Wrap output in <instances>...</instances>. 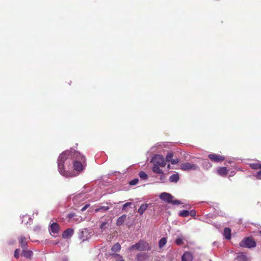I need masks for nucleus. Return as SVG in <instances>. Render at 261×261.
<instances>
[{
  "instance_id": "15",
  "label": "nucleus",
  "mask_w": 261,
  "mask_h": 261,
  "mask_svg": "<svg viewBox=\"0 0 261 261\" xmlns=\"http://www.w3.org/2000/svg\"><path fill=\"white\" fill-rule=\"evenodd\" d=\"M223 235L225 239L230 240L231 239V230L229 228H225L224 230Z\"/></svg>"
},
{
  "instance_id": "23",
  "label": "nucleus",
  "mask_w": 261,
  "mask_h": 261,
  "mask_svg": "<svg viewBox=\"0 0 261 261\" xmlns=\"http://www.w3.org/2000/svg\"><path fill=\"white\" fill-rule=\"evenodd\" d=\"M202 165L203 167L206 169H208L212 166V164L207 160L203 161Z\"/></svg>"
},
{
  "instance_id": "1",
  "label": "nucleus",
  "mask_w": 261,
  "mask_h": 261,
  "mask_svg": "<svg viewBox=\"0 0 261 261\" xmlns=\"http://www.w3.org/2000/svg\"><path fill=\"white\" fill-rule=\"evenodd\" d=\"M73 154V151L67 150L62 152L58 158V170L64 176L69 177L73 175L69 172L70 161L72 159Z\"/></svg>"
},
{
  "instance_id": "8",
  "label": "nucleus",
  "mask_w": 261,
  "mask_h": 261,
  "mask_svg": "<svg viewBox=\"0 0 261 261\" xmlns=\"http://www.w3.org/2000/svg\"><path fill=\"white\" fill-rule=\"evenodd\" d=\"M160 197L164 201L168 203H170L173 199V196L170 194L166 192L161 193L160 195Z\"/></svg>"
},
{
  "instance_id": "41",
  "label": "nucleus",
  "mask_w": 261,
  "mask_h": 261,
  "mask_svg": "<svg viewBox=\"0 0 261 261\" xmlns=\"http://www.w3.org/2000/svg\"><path fill=\"white\" fill-rule=\"evenodd\" d=\"M228 173H229L230 176H232L235 174V172H234V171H231L229 172H228Z\"/></svg>"
},
{
  "instance_id": "4",
  "label": "nucleus",
  "mask_w": 261,
  "mask_h": 261,
  "mask_svg": "<svg viewBox=\"0 0 261 261\" xmlns=\"http://www.w3.org/2000/svg\"><path fill=\"white\" fill-rule=\"evenodd\" d=\"M180 169L184 171H190L198 170L199 169V167L195 164L185 162L181 163L180 165Z\"/></svg>"
},
{
  "instance_id": "16",
  "label": "nucleus",
  "mask_w": 261,
  "mask_h": 261,
  "mask_svg": "<svg viewBox=\"0 0 261 261\" xmlns=\"http://www.w3.org/2000/svg\"><path fill=\"white\" fill-rule=\"evenodd\" d=\"M27 238L25 237H21L20 238V243L22 248H26L27 245Z\"/></svg>"
},
{
  "instance_id": "19",
  "label": "nucleus",
  "mask_w": 261,
  "mask_h": 261,
  "mask_svg": "<svg viewBox=\"0 0 261 261\" xmlns=\"http://www.w3.org/2000/svg\"><path fill=\"white\" fill-rule=\"evenodd\" d=\"M160 166L156 165H153L152 171L155 173L163 174V170L160 168Z\"/></svg>"
},
{
  "instance_id": "28",
  "label": "nucleus",
  "mask_w": 261,
  "mask_h": 261,
  "mask_svg": "<svg viewBox=\"0 0 261 261\" xmlns=\"http://www.w3.org/2000/svg\"><path fill=\"white\" fill-rule=\"evenodd\" d=\"M139 176L141 179H144V180L146 179L148 177L147 174L143 171H141L139 173Z\"/></svg>"
},
{
  "instance_id": "6",
  "label": "nucleus",
  "mask_w": 261,
  "mask_h": 261,
  "mask_svg": "<svg viewBox=\"0 0 261 261\" xmlns=\"http://www.w3.org/2000/svg\"><path fill=\"white\" fill-rule=\"evenodd\" d=\"M154 165H158L161 167H164L166 163L164 157L161 155H155L152 160Z\"/></svg>"
},
{
  "instance_id": "3",
  "label": "nucleus",
  "mask_w": 261,
  "mask_h": 261,
  "mask_svg": "<svg viewBox=\"0 0 261 261\" xmlns=\"http://www.w3.org/2000/svg\"><path fill=\"white\" fill-rule=\"evenodd\" d=\"M151 248V245L148 243L146 241L141 240L138 243L130 247L129 250L130 251L134 249H136L138 251H146L150 250Z\"/></svg>"
},
{
  "instance_id": "5",
  "label": "nucleus",
  "mask_w": 261,
  "mask_h": 261,
  "mask_svg": "<svg viewBox=\"0 0 261 261\" xmlns=\"http://www.w3.org/2000/svg\"><path fill=\"white\" fill-rule=\"evenodd\" d=\"M256 245L255 241L250 238H246L242 240L240 243V246L242 247L252 248Z\"/></svg>"
},
{
  "instance_id": "27",
  "label": "nucleus",
  "mask_w": 261,
  "mask_h": 261,
  "mask_svg": "<svg viewBox=\"0 0 261 261\" xmlns=\"http://www.w3.org/2000/svg\"><path fill=\"white\" fill-rule=\"evenodd\" d=\"M33 254L32 251L30 250H23V255L24 256L29 258L32 256Z\"/></svg>"
},
{
  "instance_id": "38",
  "label": "nucleus",
  "mask_w": 261,
  "mask_h": 261,
  "mask_svg": "<svg viewBox=\"0 0 261 261\" xmlns=\"http://www.w3.org/2000/svg\"><path fill=\"white\" fill-rule=\"evenodd\" d=\"M160 180L162 181V182H164V181L165 180V175L164 174V172H163V174H161V176H160Z\"/></svg>"
},
{
  "instance_id": "39",
  "label": "nucleus",
  "mask_w": 261,
  "mask_h": 261,
  "mask_svg": "<svg viewBox=\"0 0 261 261\" xmlns=\"http://www.w3.org/2000/svg\"><path fill=\"white\" fill-rule=\"evenodd\" d=\"M190 212V215L194 217L196 215V212L194 210H192Z\"/></svg>"
},
{
  "instance_id": "24",
  "label": "nucleus",
  "mask_w": 261,
  "mask_h": 261,
  "mask_svg": "<svg viewBox=\"0 0 261 261\" xmlns=\"http://www.w3.org/2000/svg\"><path fill=\"white\" fill-rule=\"evenodd\" d=\"M121 249V246L119 243L115 244L112 248V250L113 252H118Z\"/></svg>"
},
{
  "instance_id": "12",
  "label": "nucleus",
  "mask_w": 261,
  "mask_h": 261,
  "mask_svg": "<svg viewBox=\"0 0 261 261\" xmlns=\"http://www.w3.org/2000/svg\"><path fill=\"white\" fill-rule=\"evenodd\" d=\"M73 234V229L72 228H68L66 229L62 234L63 238L66 239L71 237Z\"/></svg>"
},
{
  "instance_id": "44",
  "label": "nucleus",
  "mask_w": 261,
  "mask_h": 261,
  "mask_svg": "<svg viewBox=\"0 0 261 261\" xmlns=\"http://www.w3.org/2000/svg\"><path fill=\"white\" fill-rule=\"evenodd\" d=\"M119 261H124L123 259H121Z\"/></svg>"
},
{
  "instance_id": "34",
  "label": "nucleus",
  "mask_w": 261,
  "mask_h": 261,
  "mask_svg": "<svg viewBox=\"0 0 261 261\" xmlns=\"http://www.w3.org/2000/svg\"><path fill=\"white\" fill-rule=\"evenodd\" d=\"M108 223L107 222H102L100 225V228L102 229H104L107 227Z\"/></svg>"
},
{
  "instance_id": "36",
  "label": "nucleus",
  "mask_w": 261,
  "mask_h": 261,
  "mask_svg": "<svg viewBox=\"0 0 261 261\" xmlns=\"http://www.w3.org/2000/svg\"><path fill=\"white\" fill-rule=\"evenodd\" d=\"M132 204L131 202H126L125 204H123L122 207V210H124L125 208L128 206H130Z\"/></svg>"
},
{
  "instance_id": "21",
  "label": "nucleus",
  "mask_w": 261,
  "mask_h": 261,
  "mask_svg": "<svg viewBox=\"0 0 261 261\" xmlns=\"http://www.w3.org/2000/svg\"><path fill=\"white\" fill-rule=\"evenodd\" d=\"M179 175L176 173L172 175L169 178V180L172 182H176L179 180Z\"/></svg>"
},
{
  "instance_id": "10",
  "label": "nucleus",
  "mask_w": 261,
  "mask_h": 261,
  "mask_svg": "<svg viewBox=\"0 0 261 261\" xmlns=\"http://www.w3.org/2000/svg\"><path fill=\"white\" fill-rule=\"evenodd\" d=\"M193 254L190 252H186L181 257V261H192Z\"/></svg>"
},
{
  "instance_id": "31",
  "label": "nucleus",
  "mask_w": 261,
  "mask_h": 261,
  "mask_svg": "<svg viewBox=\"0 0 261 261\" xmlns=\"http://www.w3.org/2000/svg\"><path fill=\"white\" fill-rule=\"evenodd\" d=\"M138 181H139L138 179L135 178V179L129 181V185H133V186L136 185L138 184Z\"/></svg>"
},
{
  "instance_id": "13",
  "label": "nucleus",
  "mask_w": 261,
  "mask_h": 261,
  "mask_svg": "<svg viewBox=\"0 0 261 261\" xmlns=\"http://www.w3.org/2000/svg\"><path fill=\"white\" fill-rule=\"evenodd\" d=\"M148 255L147 253H140L137 255L136 259L138 260H143L148 258Z\"/></svg>"
},
{
  "instance_id": "37",
  "label": "nucleus",
  "mask_w": 261,
  "mask_h": 261,
  "mask_svg": "<svg viewBox=\"0 0 261 261\" xmlns=\"http://www.w3.org/2000/svg\"><path fill=\"white\" fill-rule=\"evenodd\" d=\"M260 169V170L256 173L255 176L257 178L261 179V169Z\"/></svg>"
},
{
  "instance_id": "35",
  "label": "nucleus",
  "mask_w": 261,
  "mask_h": 261,
  "mask_svg": "<svg viewBox=\"0 0 261 261\" xmlns=\"http://www.w3.org/2000/svg\"><path fill=\"white\" fill-rule=\"evenodd\" d=\"M19 252H20V250L17 249H16L15 251V252H14V256L16 257V258H18L19 256Z\"/></svg>"
},
{
  "instance_id": "2",
  "label": "nucleus",
  "mask_w": 261,
  "mask_h": 261,
  "mask_svg": "<svg viewBox=\"0 0 261 261\" xmlns=\"http://www.w3.org/2000/svg\"><path fill=\"white\" fill-rule=\"evenodd\" d=\"M73 166L74 169L78 171H81L84 169V164L86 162V158L84 156L81 154L80 153L74 151L72 155Z\"/></svg>"
},
{
  "instance_id": "30",
  "label": "nucleus",
  "mask_w": 261,
  "mask_h": 261,
  "mask_svg": "<svg viewBox=\"0 0 261 261\" xmlns=\"http://www.w3.org/2000/svg\"><path fill=\"white\" fill-rule=\"evenodd\" d=\"M183 241V238L181 236H179L176 240V243L178 245H181Z\"/></svg>"
},
{
  "instance_id": "40",
  "label": "nucleus",
  "mask_w": 261,
  "mask_h": 261,
  "mask_svg": "<svg viewBox=\"0 0 261 261\" xmlns=\"http://www.w3.org/2000/svg\"><path fill=\"white\" fill-rule=\"evenodd\" d=\"M89 206V205L88 204H87L85 206H84L82 209H81V211L82 212H84V211H85L88 207V206Z\"/></svg>"
},
{
  "instance_id": "43",
  "label": "nucleus",
  "mask_w": 261,
  "mask_h": 261,
  "mask_svg": "<svg viewBox=\"0 0 261 261\" xmlns=\"http://www.w3.org/2000/svg\"><path fill=\"white\" fill-rule=\"evenodd\" d=\"M170 165H168V169H170Z\"/></svg>"
},
{
  "instance_id": "42",
  "label": "nucleus",
  "mask_w": 261,
  "mask_h": 261,
  "mask_svg": "<svg viewBox=\"0 0 261 261\" xmlns=\"http://www.w3.org/2000/svg\"><path fill=\"white\" fill-rule=\"evenodd\" d=\"M74 216V214L73 213H70V214H69L68 215V217L69 218H71L72 217H73V216Z\"/></svg>"
},
{
  "instance_id": "18",
  "label": "nucleus",
  "mask_w": 261,
  "mask_h": 261,
  "mask_svg": "<svg viewBox=\"0 0 261 261\" xmlns=\"http://www.w3.org/2000/svg\"><path fill=\"white\" fill-rule=\"evenodd\" d=\"M126 216L125 215H123L121 217L118 218L117 220L116 224L118 226L121 225L125 221Z\"/></svg>"
},
{
  "instance_id": "14",
  "label": "nucleus",
  "mask_w": 261,
  "mask_h": 261,
  "mask_svg": "<svg viewBox=\"0 0 261 261\" xmlns=\"http://www.w3.org/2000/svg\"><path fill=\"white\" fill-rule=\"evenodd\" d=\"M236 261H247V257L246 255L243 253H239L237 257L235 259Z\"/></svg>"
},
{
  "instance_id": "11",
  "label": "nucleus",
  "mask_w": 261,
  "mask_h": 261,
  "mask_svg": "<svg viewBox=\"0 0 261 261\" xmlns=\"http://www.w3.org/2000/svg\"><path fill=\"white\" fill-rule=\"evenodd\" d=\"M217 171L219 175L221 176H225L228 173L229 170L226 167H223L218 168Z\"/></svg>"
},
{
  "instance_id": "7",
  "label": "nucleus",
  "mask_w": 261,
  "mask_h": 261,
  "mask_svg": "<svg viewBox=\"0 0 261 261\" xmlns=\"http://www.w3.org/2000/svg\"><path fill=\"white\" fill-rule=\"evenodd\" d=\"M208 158L214 162H220L224 160V157L219 154H210L208 155Z\"/></svg>"
},
{
  "instance_id": "29",
  "label": "nucleus",
  "mask_w": 261,
  "mask_h": 261,
  "mask_svg": "<svg viewBox=\"0 0 261 261\" xmlns=\"http://www.w3.org/2000/svg\"><path fill=\"white\" fill-rule=\"evenodd\" d=\"M173 157V154L172 153H171V152L168 153L166 155V157L167 161L170 162V161H171V160H172Z\"/></svg>"
},
{
  "instance_id": "17",
  "label": "nucleus",
  "mask_w": 261,
  "mask_h": 261,
  "mask_svg": "<svg viewBox=\"0 0 261 261\" xmlns=\"http://www.w3.org/2000/svg\"><path fill=\"white\" fill-rule=\"evenodd\" d=\"M110 207L109 206H101L95 210V212H101L104 213L109 210Z\"/></svg>"
},
{
  "instance_id": "32",
  "label": "nucleus",
  "mask_w": 261,
  "mask_h": 261,
  "mask_svg": "<svg viewBox=\"0 0 261 261\" xmlns=\"http://www.w3.org/2000/svg\"><path fill=\"white\" fill-rule=\"evenodd\" d=\"M170 162L171 163V164L175 165L179 162V159L178 158L172 159V160H171Z\"/></svg>"
},
{
  "instance_id": "9",
  "label": "nucleus",
  "mask_w": 261,
  "mask_h": 261,
  "mask_svg": "<svg viewBox=\"0 0 261 261\" xmlns=\"http://www.w3.org/2000/svg\"><path fill=\"white\" fill-rule=\"evenodd\" d=\"M49 231L52 235L58 233L59 231V226L57 223H52L49 227Z\"/></svg>"
},
{
  "instance_id": "26",
  "label": "nucleus",
  "mask_w": 261,
  "mask_h": 261,
  "mask_svg": "<svg viewBox=\"0 0 261 261\" xmlns=\"http://www.w3.org/2000/svg\"><path fill=\"white\" fill-rule=\"evenodd\" d=\"M179 215L181 217H186L190 215V212L187 210H183L179 212Z\"/></svg>"
},
{
  "instance_id": "25",
  "label": "nucleus",
  "mask_w": 261,
  "mask_h": 261,
  "mask_svg": "<svg viewBox=\"0 0 261 261\" xmlns=\"http://www.w3.org/2000/svg\"><path fill=\"white\" fill-rule=\"evenodd\" d=\"M167 243V239L166 238H162L159 241L160 248L163 247Z\"/></svg>"
},
{
  "instance_id": "33",
  "label": "nucleus",
  "mask_w": 261,
  "mask_h": 261,
  "mask_svg": "<svg viewBox=\"0 0 261 261\" xmlns=\"http://www.w3.org/2000/svg\"><path fill=\"white\" fill-rule=\"evenodd\" d=\"M170 203H172L174 205H178V204H180L181 202L178 200L172 199V201H171Z\"/></svg>"
},
{
  "instance_id": "22",
  "label": "nucleus",
  "mask_w": 261,
  "mask_h": 261,
  "mask_svg": "<svg viewBox=\"0 0 261 261\" xmlns=\"http://www.w3.org/2000/svg\"><path fill=\"white\" fill-rule=\"evenodd\" d=\"M250 166L253 169H261V164L259 163H254L250 164Z\"/></svg>"
},
{
  "instance_id": "20",
  "label": "nucleus",
  "mask_w": 261,
  "mask_h": 261,
  "mask_svg": "<svg viewBox=\"0 0 261 261\" xmlns=\"http://www.w3.org/2000/svg\"><path fill=\"white\" fill-rule=\"evenodd\" d=\"M148 207L147 204H142L138 210V213H139L140 215H142L144 211L147 209Z\"/></svg>"
}]
</instances>
